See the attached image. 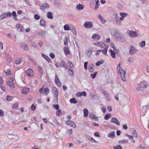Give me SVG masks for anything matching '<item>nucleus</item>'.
<instances>
[{
    "label": "nucleus",
    "instance_id": "f257e3e1",
    "mask_svg": "<svg viewBox=\"0 0 149 149\" xmlns=\"http://www.w3.org/2000/svg\"><path fill=\"white\" fill-rule=\"evenodd\" d=\"M146 81H143L141 82L137 85L136 87V90L139 91L140 94L142 95L145 89L147 88V85H146Z\"/></svg>",
    "mask_w": 149,
    "mask_h": 149
},
{
    "label": "nucleus",
    "instance_id": "f03ea898",
    "mask_svg": "<svg viewBox=\"0 0 149 149\" xmlns=\"http://www.w3.org/2000/svg\"><path fill=\"white\" fill-rule=\"evenodd\" d=\"M121 63L119 62L117 66V70L118 73H119L120 75L121 79L123 81H126L125 75L126 72L123 69L120 67Z\"/></svg>",
    "mask_w": 149,
    "mask_h": 149
},
{
    "label": "nucleus",
    "instance_id": "7ed1b4c3",
    "mask_svg": "<svg viewBox=\"0 0 149 149\" xmlns=\"http://www.w3.org/2000/svg\"><path fill=\"white\" fill-rule=\"evenodd\" d=\"M6 84L9 86L11 88H14L15 86L13 78V77H11L6 82Z\"/></svg>",
    "mask_w": 149,
    "mask_h": 149
},
{
    "label": "nucleus",
    "instance_id": "20e7f679",
    "mask_svg": "<svg viewBox=\"0 0 149 149\" xmlns=\"http://www.w3.org/2000/svg\"><path fill=\"white\" fill-rule=\"evenodd\" d=\"M137 51V50L133 46H130V49L129 50V53L131 55H133L136 54Z\"/></svg>",
    "mask_w": 149,
    "mask_h": 149
},
{
    "label": "nucleus",
    "instance_id": "39448f33",
    "mask_svg": "<svg viewBox=\"0 0 149 149\" xmlns=\"http://www.w3.org/2000/svg\"><path fill=\"white\" fill-rule=\"evenodd\" d=\"M84 26L86 28H91L93 27V24L91 22H87L84 24Z\"/></svg>",
    "mask_w": 149,
    "mask_h": 149
},
{
    "label": "nucleus",
    "instance_id": "423d86ee",
    "mask_svg": "<svg viewBox=\"0 0 149 149\" xmlns=\"http://www.w3.org/2000/svg\"><path fill=\"white\" fill-rule=\"evenodd\" d=\"M111 33L114 38L116 39L118 38V37L119 36L118 31V30L114 29L113 31V32H111Z\"/></svg>",
    "mask_w": 149,
    "mask_h": 149
},
{
    "label": "nucleus",
    "instance_id": "0eeeda50",
    "mask_svg": "<svg viewBox=\"0 0 149 149\" xmlns=\"http://www.w3.org/2000/svg\"><path fill=\"white\" fill-rule=\"evenodd\" d=\"M52 92L54 95V97L57 100H58V91L57 88L55 87H53L52 88Z\"/></svg>",
    "mask_w": 149,
    "mask_h": 149
},
{
    "label": "nucleus",
    "instance_id": "6e6552de",
    "mask_svg": "<svg viewBox=\"0 0 149 149\" xmlns=\"http://www.w3.org/2000/svg\"><path fill=\"white\" fill-rule=\"evenodd\" d=\"M49 5L47 3H43L40 7V9L43 10L45 9L49 8Z\"/></svg>",
    "mask_w": 149,
    "mask_h": 149
},
{
    "label": "nucleus",
    "instance_id": "1a4fd4ad",
    "mask_svg": "<svg viewBox=\"0 0 149 149\" xmlns=\"http://www.w3.org/2000/svg\"><path fill=\"white\" fill-rule=\"evenodd\" d=\"M39 92L41 94L45 93V94L47 95L48 93L49 92V89L47 88H41L39 90Z\"/></svg>",
    "mask_w": 149,
    "mask_h": 149
},
{
    "label": "nucleus",
    "instance_id": "9d476101",
    "mask_svg": "<svg viewBox=\"0 0 149 149\" xmlns=\"http://www.w3.org/2000/svg\"><path fill=\"white\" fill-rule=\"evenodd\" d=\"M65 62L64 61H62L60 63L56 62L55 66L57 67H63L65 64Z\"/></svg>",
    "mask_w": 149,
    "mask_h": 149
},
{
    "label": "nucleus",
    "instance_id": "9b49d317",
    "mask_svg": "<svg viewBox=\"0 0 149 149\" xmlns=\"http://www.w3.org/2000/svg\"><path fill=\"white\" fill-rule=\"evenodd\" d=\"M26 74L27 75L30 77H32L33 76V71L31 69L27 70L26 71Z\"/></svg>",
    "mask_w": 149,
    "mask_h": 149
},
{
    "label": "nucleus",
    "instance_id": "f8f14e48",
    "mask_svg": "<svg viewBox=\"0 0 149 149\" xmlns=\"http://www.w3.org/2000/svg\"><path fill=\"white\" fill-rule=\"evenodd\" d=\"M66 123L70 126H71L74 127H75L76 124L74 121L71 120H68L66 122Z\"/></svg>",
    "mask_w": 149,
    "mask_h": 149
},
{
    "label": "nucleus",
    "instance_id": "ddd939ff",
    "mask_svg": "<svg viewBox=\"0 0 149 149\" xmlns=\"http://www.w3.org/2000/svg\"><path fill=\"white\" fill-rule=\"evenodd\" d=\"M111 122L114 123L118 125H120V123L118 120L116 118H113L111 119Z\"/></svg>",
    "mask_w": 149,
    "mask_h": 149
},
{
    "label": "nucleus",
    "instance_id": "4468645a",
    "mask_svg": "<svg viewBox=\"0 0 149 149\" xmlns=\"http://www.w3.org/2000/svg\"><path fill=\"white\" fill-rule=\"evenodd\" d=\"M102 48H104V49H102L101 52L103 53L104 55L107 56V52L108 48V46H107L104 47H103Z\"/></svg>",
    "mask_w": 149,
    "mask_h": 149
},
{
    "label": "nucleus",
    "instance_id": "2eb2a0df",
    "mask_svg": "<svg viewBox=\"0 0 149 149\" xmlns=\"http://www.w3.org/2000/svg\"><path fill=\"white\" fill-rule=\"evenodd\" d=\"M120 15L121 16V17L120 18V20H123L124 18L127 15V14L124 13H120Z\"/></svg>",
    "mask_w": 149,
    "mask_h": 149
},
{
    "label": "nucleus",
    "instance_id": "dca6fc26",
    "mask_svg": "<svg viewBox=\"0 0 149 149\" xmlns=\"http://www.w3.org/2000/svg\"><path fill=\"white\" fill-rule=\"evenodd\" d=\"M107 137L110 138H114L115 137V132H112L111 133L107 135Z\"/></svg>",
    "mask_w": 149,
    "mask_h": 149
},
{
    "label": "nucleus",
    "instance_id": "f3484780",
    "mask_svg": "<svg viewBox=\"0 0 149 149\" xmlns=\"http://www.w3.org/2000/svg\"><path fill=\"white\" fill-rule=\"evenodd\" d=\"M136 32L133 31H130L129 33V36L132 37H134L136 36Z\"/></svg>",
    "mask_w": 149,
    "mask_h": 149
},
{
    "label": "nucleus",
    "instance_id": "a211bd4d",
    "mask_svg": "<svg viewBox=\"0 0 149 149\" xmlns=\"http://www.w3.org/2000/svg\"><path fill=\"white\" fill-rule=\"evenodd\" d=\"M30 89L27 88H24L22 90V93L24 94H26L29 91Z\"/></svg>",
    "mask_w": 149,
    "mask_h": 149
},
{
    "label": "nucleus",
    "instance_id": "6ab92c4d",
    "mask_svg": "<svg viewBox=\"0 0 149 149\" xmlns=\"http://www.w3.org/2000/svg\"><path fill=\"white\" fill-rule=\"evenodd\" d=\"M16 27L18 31L21 32L22 31V26L20 24H18L16 25Z\"/></svg>",
    "mask_w": 149,
    "mask_h": 149
},
{
    "label": "nucleus",
    "instance_id": "aec40b11",
    "mask_svg": "<svg viewBox=\"0 0 149 149\" xmlns=\"http://www.w3.org/2000/svg\"><path fill=\"white\" fill-rule=\"evenodd\" d=\"M77 95L78 97H81L82 95L84 96H86V92L84 91L81 93H78L77 94Z\"/></svg>",
    "mask_w": 149,
    "mask_h": 149
},
{
    "label": "nucleus",
    "instance_id": "412c9836",
    "mask_svg": "<svg viewBox=\"0 0 149 149\" xmlns=\"http://www.w3.org/2000/svg\"><path fill=\"white\" fill-rule=\"evenodd\" d=\"M99 18L100 19V21L103 23H105L106 22L104 18L101 15H98Z\"/></svg>",
    "mask_w": 149,
    "mask_h": 149
},
{
    "label": "nucleus",
    "instance_id": "4be33fe9",
    "mask_svg": "<svg viewBox=\"0 0 149 149\" xmlns=\"http://www.w3.org/2000/svg\"><path fill=\"white\" fill-rule=\"evenodd\" d=\"M77 8L79 10H81L84 8V6L80 4H79L77 6Z\"/></svg>",
    "mask_w": 149,
    "mask_h": 149
},
{
    "label": "nucleus",
    "instance_id": "5701e85b",
    "mask_svg": "<svg viewBox=\"0 0 149 149\" xmlns=\"http://www.w3.org/2000/svg\"><path fill=\"white\" fill-rule=\"evenodd\" d=\"M92 50L91 49L89 48L88 49L87 52H86V54L88 57H90L91 56L92 54Z\"/></svg>",
    "mask_w": 149,
    "mask_h": 149
},
{
    "label": "nucleus",
    "instance_id": "b1692460",
    "mask_svg": "<svg viewBox=\"0 0 149 149\" xmlns=\"http://www.w3.org/2000/svg\"><path fill=\"white\" fill-rule=\"evenodd\" d=\"M47 17L49 19H52L53 18L52 14L50 12H48L47 14Z\"/></svg>",
    "mask_w": 149,
    "mask_h": 149
},
{
    "label": "nucleus",
    "instance_id": "393cba45",
    "mask_svg": "<svg viewBox=\"0 0 149 149\" xmlns=\"http://www.w3.org/2000/svg\"><path fill=\"white\" fill-rule=\"evenodd\" d=\"M40 24L41 26L44 27L45 26V23L44 20L42 19H41L40 21Z\"/></svg>",
    "mask_w": 149,
    "mask_h": 149
},
{
    "label": "nucleus",
    "instance_id": "a878e982",
    "mask_svg": "<svg viewBox=\"0 0 149 149\" xmlns=\"http://www.w3.org/2000/svg\"><path fill=\"white\" fill-rule=\"evenodd\" d=\"M84 116L85 117H87L88 115V110L87 109H85L84 110Z\"/></svg>",
    "mask_w": 149,
    "mask_h": 149
},
{
    "label": "nucleus",
    "instance_id": "bb28decb",
    "mask_svg": "<svg viewBox=\"0 0 149 149\" xmlns=\"http://www.w3.org/2000/svg\"><path fill=\"white\" fill-rule=\"evenodd\" d=\"M88 68L90 71L91 72H92L95 69L94 66L93 64L89 66Z\"/></svg>",
    "mask_w": 149,
    "mask_h": 149
},
{
    "label": "nucleus",
    "instance_id": "cd10ccee",
    "mask_svg": "<svg viewBox=\"0 0 149 149\" xmlns=\"http://www.w3.org/2000/svg\"><path fill=\"white\" fill-rule=\"evenodd\" d=\"M99 43L98 46H100L102 48L107 46V45H105L104 43L102 42H99Z\"/></svg>",
    "mask_w": 149,
    "mask_h": 149
},
{
    "label": "nucleus",
    "instance_id": "c85d7f7f",
    "mask_svg": "<svg viewBox=\"0 0 149 149\" xmlns=\"http://www.w3.org/2000/svg\"><path fill=\"white\" fill-rule=\"evenodd\" d=\"M42 55L45 60H47V61L49 62L50 61V59L49 58V57L47 56L46 55L44 54H42Z\"/></svg>",
    "mask_w": 149,
    "mask_h": 149
},
{
    "label": "nucleus",
    "instance_id": "c756f323",
    "mask_svg": "<svg viewBox=\"0 0 149 149\" xmlns=\"http://www.w3.org/2000/svg\"><path fill=\"white\" fill-rule=\"evenodd\" d=\"M55 81L56 84L58 86L60 87L61 86V84L60 82L59 79H55Z\"/></svg>",
    "mask_w": 149,
    "mask_h": 149
},
{
    "label": "nucleus",
    "instance_id": "7c9ffc66",
    "mask_svg": "<svg viewBox=\"0 0 149 149\" xmlns=\"http://www.w3.org/2000/svg\"><path fill=\"white\" fill-rule=\"evenodd\" d=\"M68 73L70 75H72L74 74V72L73 69L69 68L68 70Z\"/></svg>",
    "mask_w": 149,
    "mask_h": 149
},
{
    "label": "nucleus",
    "instance_id": "2f4dec72",
    "mask_svg": "<svg viewBox=\"0 0 149 149\" xmlns=\"http://www.w3.org/2000/svg\"><path fill=\"white\" fill-rule=\"evenodd\" d=\"M11 14L14 19L17 21V15L15 12L13 11Z\"/></svg>",
    "mask_w": 149,
    "mask_h": 149
},
{
    "label": "nucleus",
    "instance_id": "473e14b6",
    "mask_svg": "<svg viewBox=\"0 0 149 149\" xmlns=\"http://www.w3.org/2000/svg\"><path fill=\"white\" fill-rule=\"evenodd\" d=\"M22 62L21 59L19 58H17L15 61V63L18 65H19Z\"/></svg>",
    "mask_w": 149,
    "mask_h": 149
},
{
    "label": "nucleus",
    "instance_id": "72a5a7b5",
    "mask_svg": "<svg viewBox=\"0 0 149 149\" xmlns=\"http://www.w3.org/2000/svg\"><path fill=\"white\" fill-rule=\"evenodd\" d=\"M64 51L66 55L70 53L69 49L67 47H64Z\"/></svg>",
    "mask_w": 149,
    "mask_h": 149
},
{
    "label": "nucleus",
    "instance_id": "f704fd0d",
    "mask_svg": "<svg viewBox=\"0 0 149 149\" xmlns=\"http://www.w3.org/2000/svg\"><path fill=\"white\" fill-rule=\"evenodd\" d=\"M70 102L72 103L75 104L77 103V100L75 98H73L70 99Z\"/></svg>",
    "mask_w": 149,
    "mask_h": 149
},
{
    "label": "nucleus",
    "instance_id": "c9c22d12",
    "mask_svg": "<svg viewBox=\"0 0 149 149\" xmlns=\"http://www.w3.org/2000/svg\"><path fill=\"white\" fill-rule=\"evenodd\" d=\"M109 52L111 53V56L113 58H115V52L111 49L109 50Z\"/></svg>",
    "mask_w": 149,
    "mask_h": 149
},
{
    "label": "nucleus",
    "instance_id": "e433bc0d",
    "mask_svg": "<svg viewBox=\"0 0 149 149\" xmlns=\"http://www.w3.org/2000/svg\"><path fill=\"white\" fill-rule=\"evenodd\" d=\"M128 142V141L127 139L122 140L118 141L119 143H127Z\"/></svg>",
    "mask_w": 149,
    "mask_h": 149
},
{
    "label": "nucleus",
    "instance_id": "4c0bfd02",
    "mask_svg": "<svg viewBox=\"0 0 149 149\" xmlns=\"http://www.w3.org/2000/svg\"><path fill=\"white\" fill-rule=\"evenodd\" d=\"M89 116L90 117V118H92L93 119H96V120L98 119V118L94 114H89Z\"/></svg>",
    "mask_w": 149,
    "mask_h": 149
},
{
    "label": "nucleus",
    "instance_id": "58836bf2",
    "mask_svg": "<svg viewBox=\"0 0 149 149\" xmlns=\"http://www.w3.org/2000/svg\"><path fill=\"white\" fill-rule=\"evenodd\" d=\"M38 69L39 70L40 73L41 75H42L43 73V71L42 69L40 66H38Z\"/></svg>",
    "mask_w": 149,
    "mask_h": 149
},
{
    "label": "nucleus",
    "instance_id": "ea45409f",
    "mask_svg": "<svg viewBox=\"0 0 149 149\" xmlns=\"http://www.w3.org/2000/svg\"><path fill=\"white\" fill-rule=\"evenodd\" d=\"M6 99L7 101L12 100L13 99V97L11 96L7 95L6 97Z\"/></svg>",
    "mask_w": 149,
    "mask_h": 149
},
{
    "label": "nucleus",
    "instance_id": "a19ab883",
    "mask_svg": "<svg viewBox=\"0 0 149 149\" xmlns=\"http://www.w3.org/2000/svg\"><path fill=\"white\" fill-rule=\"evenodd\" d=\"M64 29L66 31L70 30V27L68 24H65L64 26Z\"/></svg>",
    "mask_w": 149,
    "mask_h": 149
},
{
    "label": "nucleus",
    "instance_id": "79ce46f5",
    "mask_svg": "<svg viewBox=\"0 0 149 149\" xmlns=\"http://www.w3.org/2000/svg\"><path fill=\"white\" fill-rule=\"evenodd\" d=\"M111 114H106L104 116V119L106 120H108L111 117Z\"/></svg>",
    "mask_w": 149,
    "mask_h": 149
},
{
    "label": "nucleus",
    "instance_id": "37998d69",
    "mask_svg": "<svg viewBox=\"0 0 149 149\" xmlns=\"http://www.w3.org/2000/svg\"><path fill=\"white\" fill-rule=\"evenodd\" d=\"M104 61L102 60L98 61L96 63V65L97 66H98L104 63Z\"/></svg>",
    "mask_w": 149,
    "mask_h": 149
},
{
    "label": "nucleus",
    "instance_id": "c03bdc74",
    "mask_svg": "<svg viewBox=\"0 0 149 149\" xmlns=\"http://www.w3.org/2000/svg\"><path fill=\"white\" fill-rule=\"evenodd\" d=\"M99 0H97L96 1V6H95V10L97 9L98 8L99 6L100 5V4L99 3Z\"/></svg>",
    "mask_w": 149,
    "mask_h": 149
},
{
    "label": "nucleus",
    "instance_id": "a18cd8bd",
    "mask_svg": "<svg viewBox=\"0 0 149 149\" xmlns=\"http://www.w3.org/2000/svg\"><path fill=\"white\" fill-rule=\"evenodd\" d=\"M145 42L144 41H141L139 45L141 47H143L145 45Z\"/></svg>",
    "mask_w": 149,
    "mask_h": 149
},
{
    "label": "nucleus",
    "instance_id": "49530a36",
    "mask_svg": "<svg viewBox=\"0 0 149 149\" xmlns=\"http://www.w3.org/2000/svg\"><path fill=\"white\" fill-rule=\"evenodd\" d=\"M21 47L25 50H28L29 48L27 45H24L21 46Z\"/></svg>",
    "mask_w": 149,
    "mask_h": 149
},
{
    "label": "nucleus",
    "instance_id": "de8ad7c7",
    "mask_svg": "<svg viewBox=\"0 0 149 149\" xmlns=\"http://www.w3.org/2000/svg\"><path fill=\"white\" fill-rule=\"evenodd\" d=\"M118 40L121 41L123 42L124 40V38L122 37L119 36L118 37V38L117 39Z\"/></svg>",
    "mask_w": 149,
    "mask_h": 149
},
{
    "label": "nucleus",
    "instance_id": "09e8293b",
    "mask_svg": "<svg viewBox=\"0 0 149 149\" xmlns=\"http://www.w3.org/2000/svg\"><path fill=\"white\" fill-rule=\"evenodd\" d=\"M68 63L69 64V66L70 67V68L72 69V68L73 67V63L71 61H68Z\"/></svg>",
    "mask_w": 149,
    "mask_h": 149
},
{
    "label": "nucleus",
    "instance_id": "8fccbe9b",
    "mask_svg": "<svg viewBox=\"0 0 149 149\" xmlns=\"http://www.w3.org/2000/svg\"><path fill=\"white\" fill-rule=\"evenodd\" d=\"M6 18L5 13H4L0 16V20H2Z\"/></svg>",
    "mask_w": 149,
    "mask_h": 149
},
{
    "label": "nucleus",
    "instance_id": "3c124183",
    "mask_svg": "<svg viewBox=\"0 0 149 149\" xmlns=\"http://www.w3.org/2000/svg\"><path fill=\"white\" fill-rule=\"evenodd\" d=\"M34 18L36 20H38L40 18V17L38 14H36L34 16Z\"/></svg>",
    "mask_w": 149,
    "mask_h": 149
},
{
    "label": "nucleus",
    "instance_id": "603ef678",
    "mask_svg": "<svg viewBox=\"0 0 149 149\" xmlns=\"http://www.w3.org/2000/svg\"><path fill=\"white\" fill-rule=\"evenodd\" d=\"M6 15V17H10L12 16V14L10 12H8V13H5Z\"/></svg>",
    "mask_w": 149,
    "mask_h": 149
},
{
    "label": "nucleus",
    "instance_id": "864d4df0",
    "mask_svg": "<svg viewBox=\"0 0 149 149\" xmlns=\"http://www.w3.org/2000/svg\"><path fill=\"white\" fill-rule=\"evenodd\" d=\"M53 107L56 110H58L59 109V107L58 104H54L53 105Z\"/></svg>",
    "mask_w": 149,
    "mask_h": 149
},
{
    "label": "nucleus",
    "instance_id": "5fc2aeb1",
    "mask_svg": "<svg viewBox=\"0 0 149 149\" xmlns=\"http://www.w3.org/2000/svg\"><path fill=\"white\" fill-rule=\"evenodd\" d=\"M5 73L7 75H10L11 74V71L9 69H7L5 71Z\"/></svg>",
    "mask_w": 149,
    "mask_h": 149
},
{
    "label": "nucleus",
    "instance_id": "6e6d98bb",
    "mask_svg": "<svg viewBox=\"0 0 149 149\" xmlns=\"http://www.w3.org/2000/svg\"><path fill=\"white\" fill-rule=\"evenodd\" d=\"M37 33L39 36H43L45 34V32L41 31V32H38Z\"/></svg>",
    "mask_w": 149,
    "mask_h": 149
},
{
    "label": "nucleus",
    "instance_id": "4d7b16f0",
    "mask_svg": "<svg viewBox=\"0 0 149 149\" xmlns=\"http://www.w3.org/2000/svg\"><path fill=\"white\" fill-rule=\"evenodd\" d=\"M113 148L114 149H122V147L120 145H118L114 146Z\"/></svg>",
    "mask_w": 149,
    "mask_h": 149
},
{
    "label": "nucleus",
    "instance_id": "13d9d810",
    "mask_svg": "<svg viewBox=\"0 0 149 149\" xmlns=\"http://www.w3.org/2000/svg\"><path fill=\"white\" fill-rule=\"evenodd\" d=\"M97 72H95L93 74H91V77L93 79H94L96 76Z\"/></svg>",
    "mask_w": 149,
    "mask_h": 149
},
{
    "label": "nucleus",
    "instance_id": "bf43d9fd",
    "mask_svg": "<svg viewBox=\"0 0 149 149\" xmlns=\"http://www.w3.org/2000/svg\"><path fill=\"white\" fill-rule=\"evenodd\" d=\"M71 31L73 32L74 34L76 35L77 34V32L75 28L74 27L73 28L71 29Z\"/></svg>",
    "mask_w": 149,
    "mask_h": 149
},
{
    "label": "nucleus",
    "instance_id": "052dcab7",
    "mask_svg": "<svg viewBox=\"0 0 149 149\" xmlns=\"http://www.w3.org/2000/svg\"><path fill=\"white\" fill-rule=\"evenodd\" d=\"M61 113V111L60 110H57V111L56 113V116H60V114Z\"/></svg>",
    "mask_w": 149,
    "mask_h": 149
},
{
    "label": "nucleus",
    "instance_id": "680f3d73",
    "mask_svg": "<svg viewBox=\"0 0 149 149\" xmlns=\"http://www.w3.org/2000/svg\"><path fill=\"white\" fill-rule=\"evenodd\" d=\"M94 135L96 137H99L100 136L99 133L98 132H95Z\"/></svg>",
    "mask_w": 149,
    "mask_h": 149
},
{
    "label": "nucleus",
    "instance_id": "e2e57ef3",
    "mask_svg": "<svg viewBox=\"0 0 149 149\" xmlns=\"http://www.w3.org/2000/svg\"><path fill=\"white\" fill-rule=\"evenodd\" d=\"M88 62H86L84 63V68L85 70H87V64H88Z\"/></svg>",
    "mask_w": 149,
    "mask_h": 149
},
{
    "label": "nucleus",
    "instance_id": "0e129e2a",
    "mask_svg": "<svg viewBox=\"0 0 149 149\" xmlns=\"http://www.w3.org/2000/svg\"><path fill=\"white\" fill-rule=\"evenodd\" d=\"M104 94L107 98L108 99L109 97V94L108 92H106Z\"/></svg>",
    "mask_w": 149,
    "mask_h": 149
},
{
    "label": "nucleus",
    "instance_id": "69168bd1",
    "mask_svg": "<svg viewBox=\"0 0 149 149\" xmlns=\"http://www.w3.org/2000/svg\"><path fill=\"white\" fill-rule=\"evenodd\" d=\"M0 87H1L2 90L3 91H5L6 90V89L4 86H3L2 85L0 84Z\"/></svg>",
    "mask_w": 149,
    "mask_h": 149
},
{
    "label": "nucleus",
    "instance_id": "338daca9",
    "mask_svg": "<svg viewBox=\"0 0 149 149\" xmlns=\"http://www.w3.org/2000/svg\"><path fill=\"white\" fill-rule=\"evenodd\" d=\"M36 108L34 104H32L31 106V109L32 110H34Z\"/></svg>",
    "mask_w": 149,
    "mask_h": 149
},
{
    "label": "nucleus",
    "instance_id": "774afa93",
    "mask_svg": "<svg viewBox=\"0 0 149 149\" xmlns=\"http://www.w3.org/2000/svg\"><path fill=\"white\" fill-rule=\"evenodd\" d=\"M138 149H146L144 147L142 146L141 145H139L138 147Z\"/></svg>",
    "mask_w": 149,
    "mask_h": 149
}]
</instances>
